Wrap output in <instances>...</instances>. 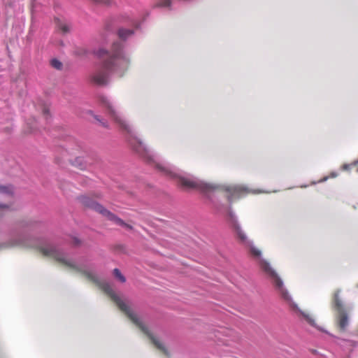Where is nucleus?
Masks as SVG:
<instances>
[{"label": "nucleus", "mask_w": 358, "mask_h": 358, "mask_svg": "<svg viewBox=\"0 0 358 358\" xmlns=\"http://www.w3.org/2000/svg\"><path fill=\"white\" fill-rule=\"evenodd\" d=\"M116 123L124 133L125 138L131 149L148 164L153 166L164 176L173 179L178 185L185 189H197L204 194L213 203V196L216 192H224L227 194L229 202L227 222L235 232L239 241L249 246L250 253L259 259L261 268L268 275L276 291L281 297L292 301V296L284 285L283 280L272 268L270 263L262 256V251L255 247L252 241L248 239L238 220V217L232 210L234 200L239 199L249 194L268 193L269 192L252 189L244 185H225L206 182L194 176L183 172L171 164L157 153L151 150L142 140L135 127L125 118L120 112H116Z\"/></svg>", "instance_id": "nucleus-1"}, {"label": "nucleus", "mask_w": 358, "mask_h": 358, "mask_svg": "<svg viewBox=\"0 0 358 358\" xmlns=\"http://www.w3.org/2000/svg\"><path fill=\"white\" fill-rule=\"evenodd\" d=\"M10 210V205L0 202V220L2 212ZM34 223L22 221L17 227H6L0 224V250L16 246H27L38 248L45 255L53 257L57 261L76 268L89 278H94L93 264L86 257L75 258L61 246L45 238L34 236Z\"/></svg>", "instance_id": "nucleus-2"}, {"label": "nucleus", "mask_w": 358, "mask_h": 358, "mask_svg": "<svg viewBox=\"0 0 358 358\" xmlns=\"http://www.w3.org/2000/svg\"><path fill=\"white\" fill-rule=\"evenodd\" d=\"M120 21L129 27L120 26L117 29V36L121 41L113 42L109 58L106 60L101 69L92 76V81L98 85H106L108 83L109 73H117L122 76L127 69L129 59L124 52V43L132 39L136 31L141 29V23L132 15L125 13L120 17Z\"/></svg>", "instance_id": "nucleus-3"}, {"label": "nucleus", "mask_w": 358, "mask_h": 358, "mask_svg": "<svg viewBox=\"0 0 358 358\" xmlns=\"http://www.w3.org/2000/svg\"><path fill=\"white\" fill-rule=\"evenodd\" d=\"M103 288L105 292L111 298L119 308L150 338L153 344L158 349L169 355L164 344L152 332L150 328L144 324L141 317L134 310L129 303L121 299L115 290L113 286L109 282H105L103 285Z\"/></svg>", "instance_id": "nucleus-4"}, {"label": "nucleus", "mask_w": 358, "mask_h": 358, "mask_svg": "<svg viewBox=\"0 0 358 358\" xmlns=\"http://www.w3.org/2000/svg\"><path fill=\"white\" fill-rule=\"evenodd\" d=\"M78 199L84 207L89 209H92L101 214L103 216L107 217L108 220L113 222L117 225L129 229L132 228V227L130 224L126 223L120 217H119L115 214L106 209L103 205L94 201L92 198L87 196L81 195L78 197Z\"/></svg>", "instance_id": "nucleus-5"}, {"label": "nucleus", "mask_w": 358, "mask_h": 358, "mask_svg": "<svg viewBox=\"0 0 358 358\" xmlns=\"http://www.w3.org/2000/svg\"><path fill=\"white\" fill-rule=\"evenodd\" d=\"M78 199L84 207L89 209H92L101 214L103 216L107 217L108 220L113 222L117 225L129 229L132 228V227L130 224L126 223L120 217H119L115 214L106 209L103 205L94 201L92 198L87 196L81 195L78 197Z\"/></svg>", "instance_id": "nucleus-6"}, {"label": "nucleus", "mask_w": 358, "mask_h": 358, "mask_svg": "<svg viewBox=\"0 0 358 358\" xmlns=\"http://www.w3.org/2000/svg\"><path fill=\"white\" fill-rule=\"evenodd\" d=\"M341 289H338L334 294L333 306L338 312V323L340 329L345 331L349 325V317L345 310L343 301L340 297Z\"/></svg>", "instance_id": "nucleus-7"}, {"label": "nucleus", "mask_w": 358, "mask_h": 358, "mask_svg": "<svg viewBox=\"0 0 358 358\" xmlns=\"http://www.w3.org/2000/svg\"><path fill=\"white\" fill-rule=\"evenodd\" d=\"M281 298L283 300H285V301H287V303H289L291 307L297 310L301 313V315H303L306 319L307 322H308V324L310 325H311L313 327H315L316 329H319L321 331L329 334L327 331H326V330L323 329L322 327L317 326L316 324L314 319L311 318L310 317H309V315H308L303 311H302L301 309H299L297 304L293 301L292 299V301H289V300L285 299L284 297H281Z\"/></svg>", "instance_id": "nucleus-8"}, {"label": "nucleus", "mask_w": 358, "mask_h": 358, "mask_svg": "<svg viewBox=\"0 0 358 358\" xmlns=\"http://www.w3.org/2000/svg\"><path fill=\"white\" fill-rule=\"evenodd\" d=\"M281 298L283 300H285V301H287V303H289L291 307L297 310L301 313V315H303L306 319L307 322H308V324L310 325H311L313 327H315L316 329H319L321 331L329 334L327 331H326V330L323 329L322 327L317 326L316 324L314 319L311 318L310 317H309V315H308L303 311H302L301 309H299L297 304L293 301L292 299V301H289V300L285 299L284 297H281Z\"/></svg>", "instance_id": "nucleus-9"}, {"label": "nucleus", "mask_w": 358, "mask_h": 358, "mask_svg": "<svg viewBox=\"0 0 358 358\" xmlns=\"http://www.w3.org/2000/svg\"><path fill=\"white\" fill-rule=\"evenodd\" d=\"M340 345L342 347L345 348L348 351L351 352L354 349L358 348V341L343 339V340H341V343H340Z\"/></svg>", "instance_id": "nucleus-10"}, {"label": "nucleus", "mask_w": 358, "mask_h": 358, "mask_svg": "<svg viewBox=\"0 0 358 358\" xmlns=\"http://www.w3.org/2000/svg\"><path fill=\"white\" fill-rule=\"evenodd\" d=\"M88 113L92 115L94 120L103 127L109 128L108 122L103 118H101V116L98 115H95L92 110H88Z\"/></svg>", "instance_id": "nucleus-11"}, {"label": "nucleus", "mask_w": 358, "mask_h": 358, "mask_svg": "<svg viewBox=\"0 0 358 358\" xmlns=\"http://www.w3.org/2000/svg\"><path fill=\"white\" fill-rule=\"evenodd\" d=\"M71 164L73 166H76L81 170L85 169L87 165L85 159L82 157H76L73 161H72Z\"/></svg>", "instance_id": "nucleus-12"}, {"label": "nucleus", "mask_w": 358, "mask_h": 358, "mask_svg": "<svg viewBox=\"0 0 358 358\" xmlns=\"http://www.w3.org/2000/svg\"><path fill=\"white\" fill-rule=\"evenodd\" d=\"M0 194L13 195L14 194V188L12 185H3L0 184Z\"/></svg>", "instance_id": "nucleus-13"}, {"label": "nucleus", "mask_w": 358, "mask_h": 358, "mask_svg": "<svg viewBox=\"0 0 358 358\" xmlns=\"http://www.w3.org/2000/svg\"><path fill=\"white\" fill-rule=\"evenodd\" d=\"M57 27L62 31L63 34H67L70 31V27L69 24L60 21L58 19H57Z\"/></svg>", "instance_id": "nucleus-14"}, {"label": "nucleus", "mask_w": 358, "mask_h": 358, "mask_svg": "<svg viewBox=\"0 0 358 358\" xmlns=\"http://www.w3.org/2000/svg\"><path fill=\"white\" fill-rule=\"evenodd\" d=\"M113 273L114 276L120 280L121 282L124 283L126 282L125 276L121 273L120 270L117 268L113 269Z\"/></svg>", "instance_id": "nucleus-15"}, {"label": "nucleus", "mask_w": 358, "mask_h": 358, "mask_svg": "<svg viewBox=\"0 0 358 358\" xmlns=\"http://www.w3.org/2000/svg\"><path fill=\"white\" fill-rule=\"evenodd\" d=\"M51 66L57 70H62L63 64L57 58H53L50 60Z\"/></svg>", "instance_id": "nucleus-16"}, {"label": "nucleus", "mask_w": 358, "mask_h": 358, "mask_svg": "<svg viewBox=\"0 0 358 358\" xmlns=\"http://www.w3.org/2000/svg\"><path fill=\"white\" fill-rule=\"evenodd\" d=\"M171 0H161L158 3L157 6L171 9Z\"/></svg>", "instance_id": "nucleus-17"}, {"label": "nucleus", "mask_w": 358, "mask_h": 358, "mask_svg": "<svg viewBox=\"0 0 358 358\" xmlns=\"http://www.w3.org/2000/svg\"><path fill=\"white\" fill-rule=\"evenodd\" d=\"M94 55H96L99 57H103L104 55L108 53V51L104 48H99V50L94 52Z\"/></svg>", "instance_id": "nucleus-18"}, {"label": "nucleus", "mask_w": 358, "mask_h": 358, "mask_svg": "<svg viewBox=\"0 0 358 358\" xmlns=\"http://www.w3.org/2000/svg\"><path fill=\"white\" fill-rule=\"evenodd\" d=\"M97 3H102L106 6H110L112 4V0H94Z\"/></svg>", "instance_id": "nucleus-19"}, {"label": "nucleus", "mask_w": 358, "mask_h": 358, "mask_svg": "<svg viewBox=\"0 0 358 358\" xmlns=\"http://www.w3.org/2000/svg\"><path fill=\"white\" fill-rule=\"evenodd\" d=\"M43 115L45 117L46 121L48 122L49 117H50V110L48 108H44L43 110Z\"/></svg>", "instance_id": "nucleus-20"}, {"label": "nucleus", "mask_w": 358, "mask_h": 358, "mask_svg": "<svg viewBox=\"0 0 358 358\" xmlns=\"http://www.w3.org/2000/svg\"><path fill=\"white\" fill-rule=\"evenodd\" d=\"M352 166V164H345L342 166L341 169L343 171H349L350 169Z\"/></svg>", "instance_id": "nucleus-21"}, {"label": "nucleus", "mask_w": 358, "mask_h": 358, "mask_svg": "<svg viewBox=\"0 0 358 358\" xmlns=\"http://www.w3.org/2000/svg\"><path fill=\"white\" fill-rule=\"evenodd\" d=\"M328 179H329V176H325V177L322 178V179H320V180H318L317 182H315V181L313 182L312 184L315 185L317 183L324 182H326Z\"/></svg>", "instance_id": "nucleus-22"}, {"label": "nucleus", "mask_w": 358, "mask_h": 358, "mask_svg": "<svg viewBox=\"0 0 358 358\" xmlns=\"http://www.w3.org/2000/svg\"><path fill=\"white\" fill-rule=\"evenodd\" d=\"M338 176V172H336V171H332V172L330 173V176H329V178H336Z\"/></svg>", "instance_id": "nucleus-23"}, {"label": "nucleus", "mask_w": 358, "mask_h": 358, "mask_svg": "<svg viewBox=\"0 0 358 358\" xmlns=\"http://www.w3.org/2000/svg\"><path fill=\"white\" fill-rule=\"evenodd\" d=\"M73 239L75 245H78L79 244H80L81 241L78 238L75 236L73 238Z\"/></svg>", "instance_id": "nucleus-24"}, {"label": "nucleus", "mask_w": 358, "mask_h": 358, "mask_svg": "<svg viewBox=\"0 0 358 358\" xmlns=\"http://www.w3.org/2000/svg\"><path fill=\"white\" fill-rule=\"evenodd\" d=\"M358 165V159L352 163V166H355Z\"/></svg>", "instance_id": "nucleus-25"}, {"label": "nucleus", "mask_w": 358, "mask_h": 358, "mask_svg": "<svg viewBox=\"0 0 358 358\" xmlns=\"http://www.w3.org/2000/svg\"><path fill=\"white\" fill-rule=\"evenodd\" d=\"M310 351H311V352H312L313 354H314V355H317V354H318V351H317V350L313 349V350H311Z\"/></svg>", "instance_id": "nucleus-26"}, {"label": "nucleus", "mask_w": 358, "mask_h": 358, "mask_svg": "<svg viewBox=\"0 0 358 358\" xmlns=\"http://www.w3.org/2000/svg\"><path fill=\"white\" fill-rule=\"evenodd\" d=\"M106 29H107L108 31H110V28L108 27V24L106 25Z\"/></svg>", "instance_id": "nucleus-27"}, {"label": "nucleus", "mask_w": 358, "mask_h": 358, "mask_svg": "<svg viewBox=\"0 0 358 358\" xmlns=\"http://www.w3.org/2000/svg\"><path fill=\"white\" fill-rule=\"evenodd\" d=\"M307 187V185H302V186H301V187Z\"/></svg>", "instance_id": "nucleus-28"}, {"label": "nucleus", "mask_w": 358, "mask_h": 358, "mask_svg": "<svg viewBox=\"0 0 358 358\" xmlns=\"http://www.w3.org/2000/svg\"><path fill=\"white\" fill-rule=\"evenodd\" d=\"M357 172H358V168H357Z\"/></svg>", "instance_id": "nucleus-29"}, {"label": "nucleus", "mask_w": 358, "mask_h": 358, "mask_svg": "<svg viewBox=\"0 0 358 358\" xmlns=\"http://www.w3.org/2000/svg\"><path fill=\"white\" fill-rule=\"evenodd\" d=\"M357 287H358V284H357Z\"/></svg>", "instance_id": "nucleus-30"}]
</instances>
